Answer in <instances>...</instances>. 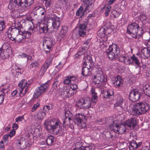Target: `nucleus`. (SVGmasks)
<instances>
[{
    "mask_svg": "<svg viewBox=\"0 0 150 150\" xmlns=\"http://www.w3.org/2000/svg\"><path fill=\"white\" fill-rule=\"evenodd\" d=\"M118 6L116 5L115 6V9L113 10L111 12L110 15L111 16L114 18H117L121 13V12L120 11L121 10L120 7L118 8H116L115 7H117Z\"/></svg>",
    "mask_w": 150,
    "mask_h": 150,
    "instance_id": "a878e982",
    "label": "nucleus"
},
{
    "mask_svg": "<svg viewBox=\"0 0 150 150\" xmlns=\"http://www.w3.org/2000/svg\"><path fill=\"white\" fill-rule=\"evenodd\" d=\"M21 33L23 34L24 38H28L30 37L31 35V33L28 31H21Z\"/></svg>",
    "mask_w": 150,
    "mask_h": 150,
    "instance_id": "a18cd8bd",
    "label": "nucleus"
},
{
    "mask_svg": "<svg viewBox=\"0 0 150 150\" xmlns=\"http://www.w3.org/2000/svg\"><path fill=\"white\" fill-rule=\"evenodd\" d=\"M86 30H79V35L81 37H84L86 34Z\"/></svg>",
    "mask_w": 150,
    "mask_h": 150,
    "instance_id": "603ef678",
    "label": "nucleus"
},
{
    "mask_svg": "<svg viewBox=\"0 0 150 150\" xmlns=\"http://www.w3.org/2000/svg\"><path fill=\"white\" fill-rule=\"evenodd\" d=\"M129 113L130 115L134 116H138L141 114L137 103L132 106Z\"/></svg>",
    "mask_w": 150,
    "mask_h": 150,
    "instance_id": "a211bd4d",
    "label": "nucleus"
},
{
    "mask_svg": "<svg viewBox=\"0 0 150 150\" xmlns=\"http://www.w3.org/2000/svg\"><path fill=\"white\" fill-rule=\"evenodd\" d=\"M113 84L115 85V87L116 88H118L122 85L123 81L120 76L117 75L114 78Z\"/></svg>",
    "mask_w": 150,
    "mask_h": 150,
    "instance_id": "5701e85b",
    "label": "nucleus"
},
{
    "mask_svg": "<svg viewBox=\"0 0 150 150\" xmlns=\"http://www.w3.org/2000/svg\"><path fill=\"white\" fill-rule=\"evenodd\" d=\"M61 123L57 119H53L50 122H45L43 125L45 128L51 133L56 135H62L66 132L67 129L64 126H62Z\"/></svg>",
    "mask_w": 150,
    "mask_h": 150,
    "instance_id": "f03ea898",
    "label": "nucleus"
},
{
    "mask_svg": "<svg viewBox=\"0 0 150 150\" xmlns=\"http://www.w3.org/2000/svg\"><path fill=\"white\" fill-rule=\"evenodd\" d=\"M70 87L73 91H76L78 88L77 85L74 83L71 84L70 85Z\"/></svg>",
    "mask_w": 150,
    "mask_h": 150,
    "instance_id": "bf43d9fd",
    "label": "nucleus"
},
{
    "mask_svg": "<svg viewBox=\"0 0 150 150\" xmlns=\"http://www.w3.org/2000/svg\"><path fill=\"white\" fill-rule=\"evenodd\" d=\"M140 55L141 57L144 59H147L150 56V50L146 47L143 48L141 50Z\"/></svg>",
    "mask_w": 150,
    "mask_h": 150,
    "instance_id": "4be33fe9",
    "label": "nucleus"
},
{
    "mask_svg": "<svg viewBox=\"0 0 150 150\" xmlns=\"http://www.w3.org/2000/svg\"><path fill=\"white\" fill-rule=\"evenodd\" d=\"M67 31L68 28L66 26H63L59 31V34L60 35L65 36Z\"/></svg>",
    "mask_w": 150,
    "mask_h": 150,
    "instance_id": "ea45409f",
    "label": "nucleus"
},
{
    "mask_svg": "<svg viewBox=\"0 0 150 150\" xmlns=\"http://www.w3.org/2000/svg\"><path fill=\"white\" fill-rule=\"evenodd\" d=\"M35 0H11L8 8L10 10L11 15L16 17L18 13V8L21 7L22 11L27 9V7L32 5Z\"/></svg>",
    "mask_w": 150,
    "mask_h": 150,
    "instance_id": "f257e3e1",
    "label": "nucleus"
},
{
    "mask_svg": "<svg viewBox=\"0 0 150 150\" xmlns=\"http://www.w3.org/2000/svg\"><path fill=\"white\" fill-rule=\"evenodd\" d=\"M106 43L105 41H104V40L103 38H100V39L97 40V42H96V44H98L99 43L100 47L101 48H103L105 46V44Z\"/></svg>",
    "mask_w": 150,
    "mask_h": 150,
    "instance_id": "a19ab883",
    "label": "nucleus"
},
{
    "mask_svg": "<svg viewBox=\"0 0 150 150\" xmlns=\"http://www.w3.org/2000/svg\"><path fill=\"white\" fill-rule=\"evenodd\" d=\"M33 82V80L30 79L27 81L25 79H22L18 84L20 87V92L22 96H24L27 92H28L30 86Z\"/></svg>",
    "mask_w": 150,
    "mask_h": 150,
    "instance_id": "423d86ee",
    "label": "nucleus"
},
{
    "mask_svg": "<svg viewBox=\"0 0 150 150\" xmlns=\"http://www.w3.org/2000/svg\"><path fill=\"white\" fill-rule=\"evenodd\" d=\"M142 144V142L137 144L136 141L133 140L129 142L128 147L130 150H137L141 146Z\"/></svg>",
    "mask_w": 150,
    "mask_h": 150,
    "instance_id": "6ab92c4d",
    "label": "nucleus"
},
{
    "mask_svg": "<svg viewBox=\"0 0 150 150\" xmlns=\"http://www.w3.org/2000/svg\"><path fill=\"white\" fill-rule=\"evenodd\" d=\"M101 92L103 97L105 98H112L113 94V91L110 89L103 90L101 89Z\"/></svg>",
    "mask_w": 150,
    "mask_h": 150,
    "instance_id": "b1692460",
    "label": "nucleus"
},
{
    "mask_svg": "<svg viewBox=\"0 0 150 150\" xmlns=\"http://www.w3.org/2000/svg\"><path fill=\"white\" fill-rule=\"evenodd\" d=\"M69 114L71 115V113L69 111H67L65 113V117L63 122V124L66 126L68 125L70 123V121L71 119L69 117Z\"/></svg>",
    "mask_w": 150,
    "mask_h": 150,
    "instance_id": "bb28decb",
    "label": "nucleus"
},
{
    "mask_svg": "<svg viewBox=\"0 0 150 150\" xmlns=\"http://www.w3.org/2000/svg\"><path fill=\"white\" fill-rule=\"evenodd\" d=\"M5 27L4 21L2 18H0V31H2Z\"/></svg>",
    "mask_w": 150,
    "mask_h": 150,
    "instance_id": "c03bdc74",
    "label": "nucleus"
},
{
    "mask_svg": "<svg viewBox=\"0 0 150 150\" xmlns=\"http://www.w3.org/2000/svg\"><path fill=\"white\" fill-rule=\"evenodd\" d=\"M23 34L19 33L15 37V42H20L22 41L24 39Z\"/></svg>",
    "mask_w": 150,
    "mask_h": 150,
    "instance_id": "f704fd0d",
    "label": "nucleus"
},
{
    "mask_svg": "<svg viewBox=\"0 0 150 150\" xmlns=\"http://www.w3.org/2000/svg\"><path fill=\"white\" fill-rule=\"evenodd\" d=\"M11 53L10 48L5 45H3L0 48V56L3 59L8 58Z\"/></svg>",
    "mask_w": 150,
    "mask_h": 150,
    "instance_id": "9b49d317",
    "label": "nucleus"
},
{
    "mask_svg": "<svg viewBox=\"0 0 150 150\" xmlns=\"http://www.w3.org/2000/svg\"><path fill=\"white\" fill-rule=\"evenodd\" d=\"M46 115V113L43 112H39L36 117L35 116H32V120L34 122L36 123H40L42 120H43L44 117Z\"/></svg>",
    "mask_w": 150,
    "mask_h": 150,
    "instance_id": "f3484780",
    "label": "nucleus"
},
{
    "mask_svg": "<svg viewBox=\"0 0 150 150\" xmlns=\"http://www.w3.org/2000/svg\"><path fill=\"white\" fill-rule=\"evenodd\" d=\"M87 22H88L89 23V24L91 25H94V21L92 18H89L88 19Z\"/></svg>",
    "mask_w": 150,
    "mask_h": 150,
    "instance_id": "69168bd1",
    "label": "nucleus"
},
{
    "mask_svg": "<svg viewBox=\"0 0 150 150\" xmlns=\"http://www.w3.org/2000/svg\"><path fill=\"white\" fill-rule=\"evenodd\" d=\"M93 2L94 1H93L92 0H88L84 3V6L86 5V6H87V7H88L91 6Z\"/></svg>",
    "mask_w": 150,
    "mask_h": 150,
    "instance_id": "6e6d98bb",
    "label": "nucleus"
},
{
    "mask_svg": "<svg viewBox=\"0 0 150 150\" xmlns=\"http://www.w3.org/2000/svg\"><path fill=\"white\" fill-rule=\"evenodd\" d=\"M143 90L145 95L150 97V86H146L143 88Z\"/></svg>",
    "mask_w": 150,
    "mask_h": 150,
    "instance_id": "c9c22d12",
    "label": "nucleus"
},
{
    "mask_svg": "<svg viewBox=\"0 0 150 150\" xmlns=\"http://www.w3.org/2000/svg\"><path fill=\"white\" fill-rule=\"evenodd\" d=\"M137 105L141 114L149 113L150 106L146 102L138 103Z\"/></svg>",
    "mask_w": 150,
    "mask_h": 150,
    "instance_id": "ddd939ff",
    "label": "nucleus"
},
{
    "mask_svg": "<svg viewBox=\"0 0 150 150\" xmlns=\"http://www.w3.org/2000/svg\"><path fill=\"white\" fill-rule=\"evenodd\" d=\"M107 79L101 74H98V76H94V84H99L100 83L105 82Z\"/></svg>",
    "mask_w": 150,
    "mask_h": 150,
    "instance_id": "412c9836",
    "label": "nucleus"
},
{
    "mask_svg": "<svg viewBox=\"0 0 150 150\" xmlns=\"http://www.w3.org/2000/svg\"><path fill=\"white\" fill-rule=\"evenodd\" d=\"M130 59L132 60V64H135L138 67L140 66V63L139 59L134 54L130 57Z\"/></svg>",
    "mask_w": 150,
    "mask_h": 150,
    "instance_id": "2f4dec72",
    "label": "nucleus"
},
{
    "mask_svg": "<svg viewBox=\"0 0 150 150\" xmlns=\"http://www.w3.org/2000/svg\"><path fill=\"white\" fill-rule=\"evenodd\" d=\"M108 33V32L105 31L103 28H101L97 33L98 37L101 38H102L105 36L106 34Z\"/></svg>",
    "mask_w": 150,
    "mask_h": 150,
    "instance_id": "7c9ffc66",
    "label": "nucleus"
},
{
    "mask_svg": "<svg viewBox=\"0 0 150 150\" xmlns=\"http://www.w3.org/2000/svg\"><path fill=\"white\" fill-rule=\"evenodd\" d=\"M54 137L51 135L49 136L47 139L46 141L48 145H52L54 142Z\"/></svg>",
    "mask_w": 150,
    "mask_h": 150,
    "instance_id": "72a5a7b5",
    "label": "nucleus"
},
{
    "mask_svg": "<svg viewBox=\"0 0 150 150\" xmlns=\"http://www.w3.org/2000/svg\"><path fill=\"white\" fill-rule=\"evenodd\" d=\"M71 90L66 88L65 89L64 95H63V96L65 98H69L70 95V96L71 95Z\"/></svg>",
    "mask_w": 150,
    "mask_h": 150,
    "instance_id": "79ce46f5",
    "label": "nucleus"
},
{
    "mask_svg": "<svg viewBox=\"0 0 150 150\" xmlns=\"http://www.w3.org/2000/svg\"><path fill=\"white\" fill-rule=\"evenodd\" d=\"M136 124V120L135 118H132L128 119L125 123V125L131 129H132L134 127Z\"/></svg>",
    "mask_w": 150,
    "mask_h": 150,
    "instance_id": "393cba45",
    "label": "nucleus"
},
{
    "mask_svg": "<svg viewBox=\"0 0 150 150\" xmlns=\"http://www.w3.org/2000/svg\"><path fill=\"white\" fill-rule=\"evenodd\" d=\"M127 33L136 39H139L143 34L142 29L135 23H132L129 25L127 28Z\"/></svg>",
    "mask_w": 150,
    "mask_h": 150,
    "instance_id": "20e7f679",
    "label": "nucleus"
},
{
    "mask_svg": "<svg viewBox=\"0 0 150 150\" xmlns=\"http://www.w3.org/2000/svg\"><path fill=\"white\" fill-rule=\"evenodd\" d=\"M69 77L68 76L65 77V79L63 81V83L64 84L67 85L70 84L71 83Z\"/></svg>",
    "mask_w": 150,
    "mask_h": 150,
    "instance_id": "3c124183",
    "label": "nucleus"
},
{
    "mask_svg": "<svg viewBox=\"0 0 150 150\" xmlns=\"http://www.w3.org/2000/svg\"><path fill=\"white\" fill-rule=\"evenodd\" d=\"M46 45L47 48L50 50L55 45L54 39L52 38L45 37L43 40V45Z\"/></svg>",
    "mask_w": 150,
    "mask_h": 150,
    "instance_id": "2eb2a0df",
    "label": "nucleus"
},
{
    "mask_svg": "<svg viewBox=\"0 0 150 150\" xmlns=\"http://www.w3.org/2000/svg\"><path fill=\"white\" fill-rule=\"evenodd\" d=\"M89 40H87V41H85L83 44L82 46L81 47V51H86L88 50L89 47L88 45Z\"/></svg>",
    "mask_w": 150,
    "mask_h": 150,
    "instance_id": "58836bf2",
    "label": "nucleus"
},
{
    "mask_svg": "<svg viewBox=\"0 0 150 150\" xmlns=\"http://www.w3.org/2000/svg\"><path fill=\"white\" fill-rule=\"evenodd\" d=\"M34 9L39 13L40 14L43 16V17L45 18L46 15V13L44 8L42 7L38 6L35 8Z\"/></svg>",
    "mask_w": 150,
    "mask_h": 150,
    "instance_id": "c756f323",
    "label": "nucleus"
},
{
    "mask_svg": "<svg viewBox=\"0 0 150 150\" xmlns=\"http://www.w3.org/2000/svg\"><path fill=\"white\" fill-rule=\"evenodd\" d=\"M91 99L89 98H81L77 103L76 105L80 109H86L91 107Z\"/></svg>",
    "mask_w": 150,
    "mask_h": 150,
    "instance_id": "6e6552de",
    "label": "nucleus"
},
{
    "mask_svg": "<svg viewBox=\"0 0 150 150\" xmlns=\"http://www.w3.org/2000/svg\"><path fill=\"white\" fill-rule=\"evenodd\" d=\"M129 99L132 101H137L139 99L140 93L137 89L133 90L129 93Z\"/></svg>",
    "mask_w": 150,
    "mask_h": 150,
    "instance_id": "4468645a",
    "label": "nucleus"
},
{
    "mask_svg": "<svg viewBox=\"0 0 150 150\" xmlns=\"http://www.w3.org/2000/svg\"><path fill=\"white\" fill-rule=\"evenodd\" d=\"M5 93L2 92V91H0V105L3 102L4 100Z\"/></svg>",
    "mask_w": 150,
    "mask_h": 150,
    "instance_id": "864d4df0",
    "label": "nucleus"
},
{
    "mask_svg": "<svg viewBox=\"0 0 150 150\" xmlns=\"http://www.w3.org/2000/svg\"><path fill=\"white\" fill-rule=\"evenodd\" d=\"M53 59L51 58L50 60L49 59L47 60L45 63L43 64L40 69L39 74L40 75H43L46 72L47 69L49 68L52 63Z\"/></svg>",
    "mask_w": 150,
    "mask_h": 150,
    "instance_id": "dca6fc26",
    "label": "nucleus"
},
{
    "mask_svg": "<svg viewBox=\"0 0 150 150\" xmlns=\"http://www.w3.org/2000/svg\"><path fill=\"white\" fill-rule=\"evenodd\" d=\"M49 23L44 24L42 27H40V31L41 33H47L48 32L50 28Z\"/></svg>",
    "mask_w": 150,
    "mask_h": 150,
    "instance_id": "c85d7f7f",
    "label": "nucleus"
},
{
    "mask_svg": "<svg viewBox=\"0 0 150 150\" xmlns=\"http://www.w3.org/2000/svg\"><path fill=\"white\" fill-rule=\"evenodd\" d=\"M87 25V23L86 21H84L83 23H81L79 27V30H86Z\"/></svg>",
    "mask_w": 150,
    "mask_h": 150,
    "instance_id": "37998d69",
    "label": "nucleus"
},
{
    "mask_svg": "<svg viewBox=\"0 0 150 150\" xmlns=\"http://www.w3.org/2000/svg\"><path fill=\"white\" fill-rule=\"evenodd\" d=\"M110 23L109 22L106 23L104 26L101 28H103V30L105 31L108 32V30L110 28Z\"/></svg>",
    "mask_w": 150,
    "mask_h": 150,
    "instance_id": "de8ad7c7",
    "label": "nucleus"
},
{
    "mask_svg": "<svg viewBox=\"0 0 150 150\" xmlns=\"http://www.w3.org/2000/svg\"><path fill=\"white\" fill-rule=\"evenodd\" d=\"M39 104L38 103L34 104L31 109V111L32 112L35 111L36 110V109L39 106Z\"/></svg>",
    "mask_w": 150,
    "mask_h": 150,
    "instance_id": "052dcab7",
    "label": "nucleus"
},
{
    "mask_svg": "<svg viewBox=\"0 0 150 150\" xmlns=\"http://www.w3.org/2000/svg\"><path fill=\"white\" fill-rule=\"evenodd\" d=\"M109 127L115 133L121 134L124 133L126 130L125 125H119L115 124L114 121H113L112 124L110 125Z\"/></svg>",
    "mask_w": 150,
    "mask_h": 150,
    "instance_id": "9d476101",
    "label": "nucleus"
},
{
    "mask_svg": "<svg viewBox=\"0 0 150 150\" xmlns=\"http://www.w3.org/2000/svg\"><path fill=\"white\" fill-rule=\"evenodd\" d=\"M83 54L84 55V57H87V55H88L86 52H84L81 50H79L78 52L74 55V57L76 58H79L82 54ZM84 57H83L84 58Z\"/></svg>",
    "mask_w": 150,
    "mask_h": 150,
    "instance_id": "4c0bfd02",
    "label": "nucleus"
},
{
    "mask_svg": "<svg viewBox=\"0 0 150 150\" xmlns=\"http://www.w3.org/2000/svg\"><path fill=\"white\" fill-rule=\"evenodd\" d=\"M16 131L15 130L13 129L11 130L10 132H9L8 134L9 136L11 137H12L15 134Z\"/></svg>",
    "mask_w": 150,
    "mask_h": 150,
    "instance_id": "e2e57ef3",
    "label": "nucleus"
},
{
    "mask_svg": "<svg viewBox=\"0 0 150 150\" xmlns=\"http://www.w3.org/2000/svg\"><path fill=\"white\" fill-rule=\"evenodd\" d=\"M85 116L83 113L76 114L74 119V123L78 125H80L82 123V120L84 119Z\"/></svg>",
    "mask_w": 150,
    "mask_h": 150,
    "instance_id": "aec40b11",
    "label": "nucleus"
},
{
    "mask_svg": "<svg viewBox=\"0 0 150 150\" xmlns=\"http://www.w3.org/2000/svg\"><path fill=\"white\" fill-rule=\"evenodd\" d=\"M83 65L81 73L85 76L91 75V71L94 69V63L90 56L87 55L83 59Z\"/></svg>",
    "mask_w": 150,
    "mask_h": 150,
    "instance_id": "7ed1b4c3",
    "label": "nucleus"
},
{
    "mask_svg": "<svg viewBox=\"0 0 150 150\" xmlns=\"http://www.w3.org/2000/svg\"><path fill=\"white\" fill-rule=\"evenodd\" d=\"M31 57L29 56L28 55L26 54H24V53H23L22 54H20L18 56V57L19 58L22 57V58H26L27 59H28V58L29 59V57Z\"/></svg>",
    "mask_w": 150,
    "mask_h": 150,
    "instance_id": "0e129e2a",
    "label": "nucleus"
},
{
    "mask_svg": "<svg viewBox=\"0 0 150 150\" xmlns=\"http://www.w3.org/2000/svg\"><path fill=\"white\" fill-rule=\"evenodd\" d=\"M124 101V98L122 96L118 95L117 98L116 102L114 104V107L115 108L118 106H121Z\"/></svg>",
    "mask_w": 150,
    "mask_h": 150,
    "instance_id": "cd10ccee",
    "label": "nucleus"
},
{
    "mask_svg": "<svg viewBox=\"0 0 150 150\" xmlns=\"http://www.w3.org/2000/svg\"><path fill=\"white\" fill-rule=\"evenodd\" d=\"M83 6H81L76 12V15L77 16H82L83 15Z\"/></svg>",
    "mask_w": 150,
    "mask_h": 150,
    "instance_id": "49530a36",
    "label": "nucleus"
},
{
    "mask_svg": "<svg viewBox=\"0 0 150 150\" xmlns=\"http://www.w3.org/2000/svg\"><path fill=\"white\" fill-rule=\"evenodd\" d=\"M107 55L111 60L116 59L120 53L119 48L117 47L116 44H112L110 46L106 51Z\"/></svg>",
    "mask_w": 150,
    "mask_h": 150,
    "instance_id": "39448f33",
    "label": "nucleus"
},
{
    "mask_svg": "<svg viewBox=\"0 0 150 150\" xmlns=\"http://www.w3.org/2000/svg\"><path fill=\"white\" fill-rule=\"evenodd\" d=\"M84 149L86 150H94V148L92 146H85Z\"/></svg>",
    "mask_w": 150,
    "mask_h": 150,
    "instance_id": "774afa93",
    "label": "nucleus"
},
{
    "mask_svg": "<svg viewBox=\"0 0 150 150\" xmlns=\"http://www.w3.org/2000/svg\"><path fill=\"white\" fill-rule=\"evenodd\" d=\"M119 60L120 61L124 63L126 60V57L124 56L120 57L119 58Z\"/></svg>",
    "mask_w": 150,
    "mask_h": 150,
    "instance_id": "338daca9",
    "label": "nucleus"
},
{
    "mask_svg": "<svg viewBox=\"0 0 150 150\" xmlns=\"http://www.w3.org/2000/svg\"><path fill=\"white\" fill-rule=\"evenodd\" d=\"M124 63L127 65H130L132 64V62L131 59L127 58L126 57V60Z\"/></svg>",
    "mask_w": 150,
    "mask_h": 150,
    "instance_id": "13d9d810",
    "label": "nucleus"
},
{
    "mask_svg": "<svg viewBox=\"0 0 150 150\" xmlns=\"http://www.w3.org/2000/svg\"><path fill=\"white\" fill-rule=\"evenodd\" d=\"M39 62L38 61H33L29 65V67L30 69L34 68H37L39 66Z\"/></svg>",
    "mask_w": 150,
    "mask_h": 150,
    "instance_id": "473e14b6",
    "label": "nucleus"
},
{
    "mask_svg": "<svg viewBox=\"0 0 150 150\" xmlns=\"http://www.w3.org/2000/svg\"><path fill=\"white\" fill-rule=\"evenodd\" d=\"M76 148L73 150H79L85 148V146H84L82 143V142H79L76 143L75 145Z\"/></svg>",
    "mask_w": 150,
    "mask_h": 150,
    "instance_id": "e433bc0d",
    "label": "nucleus"
},
{
    "mask_svg": "<svg viewBox=\"0 0 150 150\" xmlns=\"http://www.w3.org/2000/svg\"><path fill=\"white\" fill-rule=\"evenodd\" d=\"M58 81L56 79H54V82L52 85V88L55 90L57 89V85L58 84Z\"/></svg>",
    "mask_w": 150,
    "mask_h": 150,
    "instance_id": "5fc2aeb1",
    "label": "nucleus"
},
{
    "mask_svg": "<svg viewBox=\"0 0 150 150\" xmlns=\"http://www.w3.org/2000/svg\"><path fill=\"white\" fill-rule=\"evenodd\" d=\"M50 18L52 21V28H53L56 30H58L60 25V17H58L55 14L52 13L51 14Z\"/></svg>",
    "mask_w": 150,
    "mask_h": 150,
    "instance_id": "f8f14e48",
    "label": "nucleus"
},
{
    "mask_svg": "<svg viewBox=\"0 0 150 150\" xmlns=\"http://www.w3.org/2000/svg\"><path fill=\"white\" fill-rule=\"evenodd\" d=\"M52 105L51 104H49V105L45 106L43 108V109L44 111H47L49 110H52Z\"/></svg>",
    "mask_w": 150,
    "mask_h": 150,
    "instance_id": "09e8293b",
    "label": "nucleus"
},
{
    "mask_svg": "<svg viewBox=\"0 0 150 150\" xmlns=\"http://www.w3.org/2000/svg\"><path fill=\"white\" fill-rule=\"evenodd\" d=\"M23 119L24 117L23 116H19L16 119V122L18 123L19 122H21Z\"/></svg>",
    "mask_w": 150,
    "mask_h": 150,
    "instance_id": "680f3d73",
    "label": "nucleus"
},
{
    "mask_svg": "<svg viewBox=\"0 0 150 150\" xmlns=\"http://www.w3.org/2000/svg\"><path fill=\"white\" fill-rule=\"evenodd\" d=\"M111 6L109 5H108L105 9V15L106 16H107L109 14L110 10H111Z\"/></svg>",
    "mask_w": 150,
    "mask_h": 150,
    "instance_id": "8fccbe9b",
    "label": "nucleus"
},
{
    "mask_svg": "<svg viewBox=\"0 0 150 150\" xmlns=\"http://www.w3.org/2000/svg\"><path fill=\"white\" fill-rule=\"evenodd\" d=\"M21 29H22V27L20 24H19L17 27L13 28L11 27L7 29L5 35L10 37H11V35H12L13 36H16L19 33H21Z\"/></svg>",
    "mask_w": 150,
    "mask_h": 150,
    "instance_id": "1a4fd4ad",
    "label": "nucleus"
},
{
    "mask_svg": "<svg viewBox=\"0 0 150 150\" xmlns=\"http://www.w3.org/2000/svg\"><path fill=\"white\" fill-rule=\"evenodd\" d=\"M16 144L18 145L19 148L21 149H23L24 148L23 146H22L23 143L21 142L20 140H18L17 141Z\"/></svg>",
    "mask_w": 150,
    "mask_h": 150,
    "instance_id": "4d7b16f0",
    "label": "nucleus"
},
{
    "mask_svg": "<svg viewBox=\"0 0 150 150\" xmlns=\"http://www.w3.org/2000/svg\"><path fill=\"white\" fill-rule=\"evenodd\" d=\"M50 84V81H48L45 83L37 88L33 94V97L38 98L43 93L46 92L48 89Z\"/></svg>",
    "mask_w": 150,
    "mask_h": 150,
    "instance_id": "0eeeda50",
    "label": "nucleus"
}]
</instances>
